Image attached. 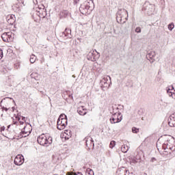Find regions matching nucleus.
I'll return each instance as SVG.
<instances>
[{
  "label": "nucleus",
  "instance_id": "f257e3e1",
  "mask_svg": "<svg viewBox=\"0 0 175 175\" xmlns=\"http://www.w3.org/2000/svg\"><path fill=\"white\" fill-rule=\"evenodd\" d=\"M116 20L119 24H124L128 20V11L125 9L118 10L116 15Z\"/></svg>",
  "mask_w": 175,
  "mask_h": 175
},
{
  "label": "nucleus",
  "instance_id": "f03ea898",
  "mask_svg": "<svg viewBox=\"0 0 175 175\" xmlns=\"http://www.w3.org/2000/svg\"><path fill=\"white\" fill-rule=\"evenodd\" d=\"M67 125H68V116L62 113L59 116L57 120V129H59V131H62V129H65Z\"/></svg>",
  "mask_w": 175,
  "mask_h": 175
},
{
  "label": "nucleus",
  "instance_id": "7ed1b4c3",
  "mask_svg": "<svg viewBox=\"0 0 175 175\" xmlns=\"http://www.w3.org/2000/svg\"><path fill=\"white\" fill-rule=\"evenodd\" d=\"M37 142L40 146H46L53 143V137H49L47 138L44 134H42L37 138Z\"/></svg>",
  "mask_w": 175,
  "mask_h": 175
},
{
  "label": "nucleus",
  "instance_id": "20e7f679",
  "mask_svg": "<svg viewBox=\"0 0 175 175\" xmlns=\"http://www.w3.org/2000/svg\"><path fill=\"white\" fill-rule=\"evenodd\" d=\"M99 57H100V55L99 53H98V51H96V50H92L88 53L87 59H88V61L95 62V61L99 59Z\"/></svg>",
  "mask_w": 175,
  "mask_h": 175
},
{
  "label": "nucleus",
  "instance_id": "39448f33",
  "mask_svg": "<svg viewBox=\"0 0 175 175\" xmlns=\"http://www.w3.org/2000/svg\"><path fill=\"white\" fill-rule=\"evenodd\" d=\"M110 83H111V77L110 76H105L100 81V84L104 88L109 87Z\"/></svg>",
  "mask_w": 175,
  "mask_h": 175
},
{
  "label": "nucleus",
  "instance_id": "423d86ee",
  "mask_svg": "<svg viewBox=\"0 0 175 175\" xmlns=\"http://www.w3.org/2000/svg\"><path fill=\"white\" fill-rule=\"evenodd\" d=\"M109 120L111 124H118V122H121V121H122V115H120V114L112 115Z\"/></svg>",
  "mask_w": 175,
  "mask_h": 175
},
{
  "label": "nucleus",
  "instance_id": "0eeeda50",
  "mask_svg": "<svg viewBox=\"0 0 175 175\" xmlns=\"http://www.w3.org/2000/svg\"><path fill=\"white\" fill-rule=\"evenodd\" d=\"M24 156L23 154H17L14 160V163L16 166H21L24 163Z\"/></svg>",
  "mask_w": 175,
  "mask_h": 175
},
{
  "label": "nucleus",
  "instance_id": "6e6552de",
  "mask_svg": "<svg viewBox=\"0 0 175 175\" xmlns=\"http://www.w3.org/2000/svg\"><path fill=\"white\" fill-rule=\"evenodd\" d=\"M29 133H30L28 131H22L19 135H14L11 139L18 140V139H23V137H27V136H29Z\"/></svg>",
  "mask_w": 175,
  "mask_h": 175
},
{
  "label": "nucleus",
  "instance_id": "1a4fd4ad",
  "mask_svg": "<svg viewBox=\"0 0 175 175\" xmlns=\"http://www.w3.org/2000/svg\"><path fill=\"white\" fill-rule=\"evenodd\" d=\"M84 140L85 142L86 147H88V148H94L95 144H94V140L91 137H85Z\"/></svg>",
  "mask_w": 175,
  "mask_h": 175
},
{
  "label": "nucleus",
  "instance_id": "9d476101",
  "mask_svg": "<svg viewBox=\"0 0 175 175\" xmlns=\"http://www.w3.org/2000/svg\"><path fill=\"white\" fill-rule=\"evenodd\" d=\"M88 10H90V6L85 3H83L82 5H81L79 11L82 14H87L88 13Z\"/></svg>",
  "mask_w": 175,
  "mask_h": 175
},
{
  "label": "nucleus",
  "instance_id": "9b49d317",
  "mask_svg": "<svg viewBox=\"0 0 175 175\" xmlns=\"http://www.w3.org/2000/svg\"><path fill=\"white\" fill-rule=\"evenodd\" d=\"M155 55H157V54L154 51H150L147 53L146 58L148 61H150V64L154 63V62L155 61V59H154Z\"/></svg>",
  "mask_w": 175,
  "mask_h": 175
},
{
  "label": "nucleus",
  "instance_id": "f8f14e48",
  "mask_svg": "<svg viewBox=\"0 0 175 175\" xmlns=\"http://www.w3.org/2000/svg\"><path fill=\"white\" fill-rule=\"evenodd\" d=\"M119 107L120 108H118V107H116V106L112 107L111 110V114H112V115L119 114V116L122 115L121 112H120L119 110H120V109H124V105H119Z\"/></svg>",
  "mask_w": 175,
  "mask_h": 175
},
{
  "label": "nucleus",
  "instance_id": "ddd939ff",
  "mask_svg": "<svg viewBox=\"0 0 175 175\" xmlns=\"http://www.w3.org/2000/svg\"><path fill=\"white\" fill-rule=\"evenodd\" d=\"M143 9L144 10H146L148 13L154 10V5L152 4L147 3L143 6Z\"/></svg>",
  "mask_w": 175,
  "mask_h": 175
},
{
  "label": "nucleus",
  "instance_id": "4468645a",
  "mask_svg": "<svg viewBox=\"0 0 175 175\" xmlns=\"http://www.w3.org/2000/svg\"><path fill=\"white\" fill-rule=\"evenodd\" d=\"M10 35H11L10 32L3 33L1 35V38L3 42H9L10 40Z\"/></svg>",
  "mask_w": 175,
  "mask_h": 175
},
{
  "label": "nucleus",
  "instance_id": "2eb2a0df",
  "mask_svg": "<svg viewBox=\"0 0 175 175\" xmlns=\"http://www.w3.org/2000/svg\"><path fill=\"white\" fill-rule=\"evenodd\" d=\"M70 33H72V30L69 28H66L65 31L62 33L61 36L62 38H69Z\"/></svg>",
  "mask_w": 175,
  "mask_h": 175
},
{
  "label": "nucleus",
  "instance_id": "dca6fc26",
  "mask_svg": "<svg viewBox=\"0 0 175 175\" xmlns=\"http://www.w3.org/2000/svg\"><path fill=\"white\" fill-rule=\"evenodd\" d=\"M174 88L173 86H170L168 89H167V94H168L169 96L172 97V99H175V93L173 91Z\"/></svg>",
  "mask_w": 175,
  "mask_h": 175
},
{
  "label": "nucleus",
  "instance_id": "f3484780",
  "mask_svg": "<svg viewBox=\"0 0 175 175\" xmlns=\"http://www.w3.org/2000/svg\"><path fill=\"white\" fill-rule=\"evenodd\" d=\"M77 113L79 116H85L87 114V109H84V107H79L77 109Z\"/></svg>",
  "mask_w": 175,
  "mask_h": 175
},
{
  "label": "nucleus",
  "instance_id": "a211bd4d",
  "mask_svg": "<svg viewBox=\"0 0 175 175\" xmlns=\"http://www.w3.org/2000/svg\"><path fill=\"white\" fill-rule=\"evenodd\" d=\"M88 6H89V9L90 10H92L94 9L95 4H94V1L92 0H88L87 1L85 2Z\"/></svg>",
  "mask_w": 175,
  "mask_h": 175
},
{
  "label": "nucleus",
  "instance_id": "6ab92c4d",
  "mask_svg": "<svg viewBox=\"0 0 175 175\" xmlns=\"http://www.w3.org/2000/svg\"><path fill=\"white\" fill-rule=\"evenodd\" d=\"M119 172H120V174H124V175H129L130 174L129 170H126V168H125L124 167L120 168Z\"/></svg>",
  "mask_w": 175,
  "mask_h": 175
},
{
  "label": "nucleus",
  "instance_id": "aec40b11",
  "mask_svg": "<svg viewBox=\"0 0 175 175\" xmlns=\"http://www.w3.org/2000/svg\"><path fill=\"white\" fill-rule=\"evenodd\" d=\"M168 125L171 127L175 126V120L174 119H170L168 118L167 120Z\"/></svg>",
  "mask_w": 175,
  "mask_h": 175
},
{
  "label": "nucleus",
  "instance_id": "412c9836",
  "mask_svg": "<svg viewBox=\"0 0 175 175\" xmlns=\"http://www.w3.org/2000/svg\"><path fill=\"white\" fill-rule=\"evenodd\" d=\"M129 150V147L126 145H122L121 147L122 152H124V153L128 152Z\"/></svg>",
  "mask_w": 175,
  "mask_h": 175
},
{
  "label": "nucleus",
  "instance_id": "4be33fe9",
  "mask_svg": "<svg viewBox=\"0 0 175 175\" xmlns=\"http://www.w3.org/2000/svg\"><path fill=\"white\" fill-rule=\"evenodd\" d=\"M36 61V57L35 55H31L30 56V62L31 64H35V62Z\"/></svg>",
  "mask_w": 175,
  "mask_h": 175
},
{
  "label": "nucleus",
  "instance_id": "5701e85b",
  "mask_svg": "<svg viewBox=\"0 0 175 175\" xmlns=\"http://www.w3.org/2000/svg\"><path fill=\"white\" fill-rule=\"evenodd\" d=\"M85 174L86 175H94V171L90 168H88L86 170Z\"/></svg>",
  "mask_w": 175,
  "mask_h": 175
},
{
  "label": "nucleus",
  "instance_id": "b1692460",
  "mask_svg": "<svg viewBox=\"0 0 175 175\" xmlns=\"http://www.w3.org/2000/svg\"><path fill=\"white\" fill-rule=\"evenodd\" d=\"M174 28V23H172L168 25V29L170 31H173V29Z\"/></svg>",
  "mask_w": 175,
  "mask_h": 175
},
{
  "label": "nucleus",
  "instance_id": "393cba45",
  "mask_svg": "<svg viewBox=\"0 0 175 175\" xmlns=\"http://www.w3.org/2000/svg\"><path fill=\"white\" fill-rule=\"evenodd\" d=\"M132 132H133V133H138L139 129H137L136 127H133L132 128Z\"/></svg>",
  "mask_w": 175,
  "mask_h": 175
},
{
  "label": "nucleus",
  "instance_id": "a878e982",
  "mask_svg": "<svg viewBox=\"0 0 175 175\" xmlns=\"http://www.w3.org/2000/svg\"><path fill=\"white\" fill-rule=\"evenodd\" d=\"M116 146V142L115 141H111L110 142V144H109V147L110 148H113V147Z\"/></svg>",
  "mask_w": 175,
  "mask_h": 175
},
{
  "label": "nucleus",
  "instance_id": "bb28decb",
  "mask_svg": "<svg viewBox=\"0 0 175 175\" xmlns=\"http://www.w3.org/2000/svg\"><path fill=\"white\" fill-rule=\"evenodd\" d=\"M39 14H40L39 15L40 18H44V17H46V12H44V14L42 13V14H40V12H39Z\"/></svg>",
  "mask_w": 175,
  "mask_h": 175
},
{
  "label": "nucleus",
  "instance_id": "cd10ccee",
  "mask_svg": "<svg viewBox=\"0 0 175 175\" xmlns=\"http://www.w3.org/2000/svg\"><path fill=\"white\" fill-rule=\"evenodd\" d=\"M135 32H137V33H140V32H142V28H140L139 27H136Z\"/></svg>",
  "mask_w": 175,
  "mask_h": 175
},
{
  "label": "nucleus",
  "instance_id": "c85d7f7f",
  "mask_svg": "<svg viewBox=\"0 0 175 175\" xmlns=\"http://www.w3.org/2000/svg\"><path fill=\"white\" fill-rule=\"evenodd\" d=\"M2 58H3V51L0 49V59H2Z\"/></svg>",
  "mask_w": 175,
  "mask_h": 175
},
{
  "label": "nucleus",
  "instance_id": "c756f323",
  "mask_svg": "<svg viewBox=\"0 0 175 175\" xmlns=\"http://www.w3.org/2000/svg\"><path fill=\"white\" fill-rule=\"evenodd\" d=\"M169 118L175 120V112L174 113L171 114L170 116L169 117Z\"/></svg>",
  "mask_w": 175,
  "mask_h": 175
},
{
  "label": "nucleus",
  "instance_id": "7c9ffc66",
  "mask_svg": "<svg viewBox=\"0 0 175 175\" xmlns=\"http://www.w3.org/2000/svg\"><path fill=\"white\" fill-rule=\"evenodd\" d=\"M8 99H13V98H9V97H6V98H3V99L1 101V103H2V102H5V100H8Z\"/></svg>",
  "mask_w": 175,
  "mask_h": 175
},
{
  "label": "nucleus",
  "instance_id": "2f4dec72",
  "mask_svg": "<svg viewBox=\"0 0 175 175\" xmlns=\"http://www.w3.org/2000/svg\"><path fill=\"white\" fill-rule=\"evenodd\" d=\"M170 150H171V151H175V146L170 147Z\"/></svg>",
  "mask_w": 175,
  "mask_h": 175
},
{
  "label": "nucleus",
  "instance_id": "473e14b6",
  "mask_svg": "<svg viewBox=\"0 0 175 175\" xmlns=\"http://www.w3.org/2000/svg\"><path fill=\"white\" fill-rule=\"evenodd\" d=\"M74 175H83V174L81 172H75Z\"/></svg>",
  "mask_w": 175,
  "mask_h": 175
},
{
  "label": "nucleus",
  "instance_id": "72a5a7b5",
  "mask_svg": "<svg viewBox=\"0 0 175 175\" xmlns=\"http://www.w3.org/2000/svg\"><path fill=\"white\" fill-rule=\"evenodd\" d=\"M66 175H75L73 172H67Z\"/></svg>",
  "mask_w": 175,
  "mask_h": 175
},
{
  "label": "nucleus",
  "instance_id": "f704fd0d",
  "mask_svg": "<svg viewBox=\"0 0 175 175\" xmlns=\"http://www.w3.org/2000/svg\"><path fill=\"white\" fill-rule=\"evenodd\" d=\"M40 93L42 94V95H46V94H44V92H43V91H40Z\"/></svg>",
  "mask_w": 175,
  "mask_h": 175
},
{
  "label": "nucleus",
  "instance_id": "c9c22d12",
  "mask_svg": "<svg viewBox=\"0 0 175 175\" xmlns=\"http://www.w3.org/2000/svg\"><path fill=\"white\" fill-rule=\"evenodd\" d=\"M3 110H5V111H8V108H6V107H3Z\"/></svg>",
  "mask_w": 175,
  "mask_h": 175
},
{
  "label": "nucleus",
  "instance_id": "e433bc0d",
  "mask_svg": "<svg viewBox=\"0 0 175 175\" xmlns=\"http://www.w3.org/2000/svg\"><path fill=\"white\" fill-rule=\"evenodd\" d=\"M1 131H5V126L1 127Z\"/></svg>",
  "mask_w": 175,
  "mask_h": 175
},
{
  "label": "nucleus",
  "instance_id": "4c0bfd02",
  "mask_svg": "<svg viewBox=\"0 0 175 175\" xmlns=\"http://www.w3.org/2000/svg\"><path fill=\"white\" fill-rule=\"evenodd\" d=\"M80 0H74V1L75 2V3H77Z\"/></svg>",
  "mask_w": 175,
  "mask_h": 175
},
{
  "label": "nucleus",
  "instance_id": "58836bf2",
  "mask_svg": "<svg viewBox=\"0 0 175 175\" xmlns=\"http://www.w3.org/2000/svg\"><path fill=\"white\" fill-rule=\"evenodd\" d=\"M163 148L164 149V151H165V152H167L166 148H165V146H163Z\"/></svg>",
  "mask_w": 175,
  "mask_h": 175
},
{
  "label": "nucleus",
  "instance_id": "ea45409f",
  "mask_svg": "<svg viewBox=\"0 0 175 175\" xmlns=\"http://www.w3.org/2000/svg\"><path fill=\"white\" fill-rule=\"evenodd\" d=\"M11 20H13L12 23H14V19H13V16H11Z\"/></svg>",
  "mask_w": 175,
  "mask_h": 175
},
{
  "label": "nucleus",
  "instance_id": "a19ab883",
  "mask_svg": "<svg viewBox=\"0 0 175 175\" xmlns=\"http://www.w3.org/2000/svg\"><path fill=\"white\" fill-rule=\"evenodd\" d=\"M17 118H18V121H20V120H21V118L20 117H18Z\"/></svg>",
  "mask_w": 175,
  "mask_h": 175
},
{
  "label": "nucleus",
  "instance_id": "79ce46f5",
  "mask_svg": "<svg viewBox=\"0 0 175 175\" xmlns=\"http://www.w3.org/2000/svg\"><path fill=\"white\" fill-rule=\"evenodd\" d=\"M22 120H25V117H22Z\"/></svg>",
  "mask_w": 175,
  "mask_h": 175
},
{
  "label": "nucleus",
  "instance_id": "37998d69",
  "mask_svg": "<svg viewBox=\"0 0 175 175\" xmlns=\"http://www.w3.org/2000/svg\"><path fill=\"white\" fill-rule=\"evenodd\" d=\"M12 133H14H14H15L14 131L13 132H12Z\"/></svg>",
  "mask_w": 175,
  "mask_h": 175
},
{
  "label": "nucleus",
  "instance_id": "c03bdc74",
  "mask_svg": "<svg viewBox=\"0 0 175 175\" xmlns=\"http://www.w3.org/2000/svg\"><path fill=\"white\" fill-rule=\"evenodd\" d=\"M8 128H10V125L8 126Z\"/></svg>",
  "mask_w": 175,
  "mask_h": 175
},
{
  "label": "nucleus",
  "instance_id": "a18cd8bd",
  "mask_svg": "<svg viewBox=\"0 0 175 175\" xmlns=\"http://www.w3.org/2000/svg\"><path fill=\"white\" fill-rule=\"evenodd\" d=\"M49 100H51L50 97H49Z\"/></svg>",
  "mask_w": 175,
  "mask_h": 175
},
{
  "label": "nucleus",
  "instance_id": "49530a36",
  "mask_svg": "<svg viewBox=\"0 0 175 175\" xmlns=\"http://www.w3.org/2000/svg\"><path fill=\"white\" fill-rule=\"evenodd\" d=\"M144 175H147L146 174H144Z\"/></svg>",
  "mask_w": 175,
  "mask_h": 175
},
{
  "label": "nucleus",
  "instance_id": "de8ad7c7",
  "mask_svg": "<svg viewBox=\"0 0 175 175\" xmlns=\"http://www.w3.org/2000/svg\"><path fill=\"white\" fill-rule=\"evenodd\" d=\"M137 161H135V162L134 163H136Z\"/></svg>",
  "mask_w": 175,
  "mask_h": 175
}]
</instances>
